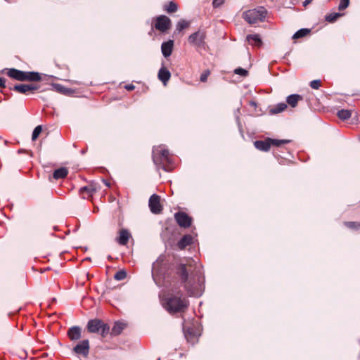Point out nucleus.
<instances>
[{"instance_id": "obj_1", "label": "nucleus", "mask_w": 360, "mask_h": 360, "mask_svg": "<svg viewBox=\"0 0 360 360\" xmlns=\"http://www.w3.org/2000/svg\"><path fill=\"white\" fill-rule=\"evenodd\" d=\"M176 274L180 276L189 296L198 297L202 295L205 290V276L199 267H195L189 275L186 265L181 264L176 269Z\"/></svg>"}, {"instance_id": "obj_2", "label": "nucleus", "mask_w": 360, "mask_h": 360, "mask_svg": "<svg viewBox=\"0 0 360 360\" xmlns=\"http://www.w3.org/2000/svg\"><path fill=\"white\" fill-rule=\"evenodd\" d=\"M171 265L169 259L165 255H160L153 262L152 266V277L158 286L165 285L169 277Z\"/></svg>"}, {"instance_id": "obj_3", "label": "nucleus", "mask_w": 360, "mask_h": 360, "mask_svg": "<svg viewBox=\"0 0 360 360\" xmlns=\"http://www.w3.org/2000/svg\"><path fill=\"white\" fill-rule=\"evenodd\" d=\"M188 301L182 298L180 292L177 293H168L162 300L164 308L169 313H176L184 311L188 307Z\"/></svg>"}, {"instance_id": "obj_4", "label": "nucleus", "mask_w": 360, "mask_h": 360, "mask_svg": "<svg viewBox=\"0 0 360 360\" xmlns=\"http://www.w3.org/2000/svg\"><path fill=\"white\" fill-rule=\"evenodd\" d=\"M153 160L154 164L162 168L166 172H169L170 169L167 165L172 164V160L169 156V151L164 146H154L153 148Z\"/></svg>"}, {"instance_id": "obj_5", "label": "nucleus", "mask_w": 360, "mask_h": 360, "mask_svg": "<svg viewBox=\"0 0 360 360\" xmlns=\"http://www.w3.org/2000/svg\"><path fill=\"white\" fill-rule=\"evenodd\" d=\"M6 70L8 76L18 81L39 82L41 80V75L37 72H26L15 68Z\"/></svg>"}, {"instance_id": "obj_6", "label": "nucleus", "mask_w": 360, "mask_h": 360, "mask_svg": "<svg viewBox=\"0 0 360 360\" xmlns=\"http://www.w3.org/2000/svg\"><path fill=\"white\" fill-rule=\"evenodd\" d=\"M266 14L267 11L264 6H258L256 8L245 11L243 13V17L249 24H255L259 21H264Z\"/></svg>"}, {"instance_id": "obj_7", "label": "nucleus", "mask_w": 360, "mask_h": 360, "mask_svg": "<svg viewBox=\"0 0 360 360\" xmlns=\"http://www.w3.org/2000/svg\"><path fill=\"white\" fill-rule=\"evenodd\" d=\"M206 33L204 30H198L191 34L188 38V43L197 49H205L206 46Z\"/></svg>"}, {"instance_id": "obj_8", "label": "nucleus", "mask_w": 360, "mask_h": 360, "mask_svg": "<svg viewBox=\"0 0 360 360\" xmlns=\"http://www.w3.org/2000/svg\"><path fill=\"white\" fill-rule=\"evenodd\" d=\"M87 328L90 333H101L102 336H105L109 332V326L103 323L101 320L92 319L89 321Z\"/></svg>"}, {"instance_id": "obj_9", "label": "nucleus", "mask_w": 360, "mask_h": 360, "mask_svg": "<svg viewBox=\"0 0 360 360\" xmlns=\"http://www.w3.org/2000/svg\"><path fill=\"white\" fill-rule=\"evenodd\" d=\"M174 219L179 226L188 228L191 225L192 219L184 212H178L174 214Z\"/></svg>"}, {"instance_id": "obj_10", "label": "nucleus", "mask_w": 360, "mask_h": 360, "mask_svg": "<svg viewBox=\"0 0 360 360\" xmlns=\"http://www.w3.org/2000/svg\"><path fill=\"white\" fill-rule=\"evenodd\" d=\"M170 26L171 20L168 17L165 15H160L157 18L155 25V27L157 30L165 32L169 29Z\"/></svg>"}, {"instance_id": "obj_11", "label": "nucleus", "mask_w": 360, "mask_h": 360, "mask_svg": "<svg viewBox=\"0 0 360 360\" xmlns=\"http://www.w3.org/2000/svg\"><path fill=\"white\" fill-rule=\"evenodd\" d=\"M148 205L151 212L153 214H159L162 210L160 202V196L156 194H153L150 197Z\"/></svg>"}, {"instance_id": "obj_12", "label": "nucleus", "mask_w": 360, "mask_h": 360, "mask_svg": "<svg viewBox=\"0 0 360 360\" xmlns=\"http://www.w3.org/2000/svg\"><path fill=\"white\" fill-rule=\"evenodd\" d=\"M38 89L39 86L32 84H19L11 88V89L23 94H27L28 91L37 90Z\"/></svg>"}, {"instance_id": "obj_13", "label": "nucleus", "mask_w": 360, "mask_h": 360, "mask_svg": "<svg viewBox=\"0 0 360 360\" xmlns=\"http://www.w3.org/2000/svg\"><path fill=\"white\" fill-rule=\"evenodd\" d=\"M73 351L77 354L86 356L89 352V342L88 340L79 342L74 348Z\"/></svg>"}, {"instance_id": "obj_14", "label": "nucleus", "mask_w": 360, "mask_h": 360, "mask_svg": "<svg viewBox=\"0 0 360 360\" xmlns=\"http://www.w3.org/2000/svg\"><path fill=\"white\" fill-rule=\"evenodd\" d=\"M173 47L174 41L171 39L162 44L161 51L165 58H167L172 55Z\"/></svg>"}, {"instance_id": "obj_15", "label": "nucleus", "mask_w": 360, "mask_h": 360, "mask_svg": "<svg viewBox=\"0 0 360 360\" xmlns=\"http://www.w3.org/2000/svg\"><path fill=\"white\" fill-rule=\"evenodd\" d=\"M81 333L82 329L79 326H72L68 330V336L72 341L79 340L81 338Z\"/></svg>"}, {"instance_id": "obj_16", "label": "nucleus", "mask_w": 360, "mask_h": 360, "mask_svg": "<svg viewBox=\"0 0 360 360\" xmlns=\"http://www.w3.org/2000/svg\"><path fill=\"white\" fill-rule=\"evenodd\" d=\"M120 236L116 239L117 243L121 245H125L127 244L129 237L131 236L129 232L127 229H122L120 231Z\"/></svg>"}, {"instance_id": "obj_17", "label": "nucleus", "mask_w": 360, "mask_h": 360, "mask_svg": "<svg viewBox=\"0 0 360 360\" xmlns=\"http://www.w3.org/2000/svg\"><path fill=\"white\" fill-rule=\"evenodd\" d=\"M171 77L170 72L165 68L162 67L158 72V79L165 85Z\"/></svg>"}, {"instance_id": "obj_18", "label": "nucleus", "mask_w": 360, "mask_h": 360, "mask_svg": "<svg viewBox=\"0 0 360 360\" xmlns=\"http://www.w3.org/2000/svg\"><path fill=\"white\" fill-rule=\"evenodd\" d=\"M254 146L257 150L264 152L269 151L271 147L269 138L264 141H255L254 142Z\"/></svg>"}, {"instance_id": "obj_19", "label": "nucleus", "mask_w": 360, "mask_h": 360, "mask_svg": "<svg viewBox=\"0 0 360 360\" xmlns=\"http://www.w3.org/2000/svg\"><path fill=\"white\" fill-rule=\"evenodd\" d=\"M302 100V96L299 94H291L286 98V102L292 108L297 106V103Z\"/></svg>"}, {"instance_id": "obj_20", "label": "nucleus", "mask_w": 360, "mask_h": 360, "mask_svg": "<svg viewBox=\"0 0 360 360\" xmlns=\"http://www.w3.org/2000/svg\"><path fill=\"white\" fill-rule=\"evenodd\" d=\"M193 237L191 235L184 236L178 242L177 245L179 249L183 250L186 246L192 243Z\"/></svg>"}, {"instance_id": "obj_21", "label": "nucleus", "mask_w": 360, "mask_h": 360, "mask_svg": "<svg viewBox=\"0 0 360 360\" xmlns=\"http://www.w3.org/2000/svg\"><path fill=\"white\" fill-rule=\"evenodd\" d=\"M246 40L252 46H259L262 44V40L259 34H248Z\"/></svg>"}, {"instance_id": "obj_22", "label": "nucleus", "mask_w": 360, "mask_h": 360, "mask_svg": "<svg viewBox=\"0 0 360 360\" xmlns=\"http://www.w3.org/2000/svg\"><path fill=\"white\" fill-rule=\"evenodd\" d=\"M184 337L186 338L188 342H192L194 343L193 339H195L197 334L194 332L193 329L191 327H184Z\"/></svg>"}, {"instance_id": "obj_23", "label": "nucleus", "mask_w": 360, "mask_h": 360, "mask_svg": "<svg viewBox=\"0 0 360 360\" xmlns=\"http://www.w3.org/2000/svg\"><path fill=\"white\" fill-rule=\"evenodd\" d=\"M68 170L66 167H60L56 169L53 174V177L55 179H63L67 176Z\"/></svg>"}, {"instance_id": "obj_24", "label": "nucleus", "mask_w": 360, "mask_h": 360, "mask_svg": "<svg viewBox=\"0 0 360 360\" xmlns=\"http://www.w3.org/2000/svg\"><path fill=\"white\" fill-rule=\"evenodd\" d=\"M287 108V104L285 103H279L276 104L270 110L271 114H277L284 111Z\"/></svg>"}, {"instance_id": "obj_25", "label": "nucleus", "mask_w": 360, "mask_h": 360, "mask_svg": "<svg viewBox=\"0 0 360 360\" xmlns=\"http://www.w3.org/2000/svg\"><path fill=\"white\" fill-rule=\"evenodd\" d=\"M338 117L342 120H346L352 116V111L350 110H340L337 113Z\"/></svg>"}, {"instance_id": "obj_26", "label": "nucleus", "mask_w": 360, "mask_h": 360, "mask_svg": "<svg viewBox=\"0 0 360 360\" xmlns=\"http://www.w3.org/2000/svg\"><path fill=\"white\" fill-rule=\"evenodd\" d=\"M310 30L307 28H302L297 31L292 36V39H297L305 37L310 32Z\"/></svg>"}, {"instance_id": "obj_27", "label": "nucleus", "mask_w": 360, "mask_h": 360, "mask_svg": "<svg viewBox=\"0 0 360 360\" xmlns=\"http://www.w3.org/2000/svg\"><path fill=\"white\" fill-rule=\"evenodd\" d=\"M124 328V324L121 322H116L112 329V333L114 335H117L121 333Z\"/></svg>"}, {"instance_id": "obj_28", "label": "nucleus", "mask_w": 360, "mask_h": 360, "mask_svg": "<svg viewBox=\"0 0 360 360\" xmlns=\"http://www.w3.org/2000/svg\"><path fill=\"white\" fill-rule=\"evenodd\" d=\"M344 224L349 229L359 231L360 229V222L358 221H345Z\"/></svg>"}, {"instance_id": "obj_29", "label": "nucleus", "mask_w": 360, "mask_h": 360, "mask_svg": "<svg viewBox=\"0 0 360 360\" xmlns=\"http://www.w3.org/2000/svg\"><path fill=\"white\" fill-rule=\"evenodd\" d=\"M269 141L270 142V146H280L282 144L288 143L290 142V140L288 139H273L269 138Z\"/></svg>"}, {"instance_id": "obj_30", "label": "nucleus", "mask_w": 360, "mask_h": 360, "mask_svg": "<svg viewBox=\"0 0 360 360\" xmlns=\"http://www.w3.org/2000/svg\"><path fill=\"white\" fill-rule=\"evenodd\" d=\"M177 5L174 1H169L167 5L165 6V11L169 13H174L177 11Z\"/></svg>"}, {"instance_id": "obj_31", "label": "nucleus", "mask_w": 360, "mask_h": 360, "mask_svg": "<svg viewBox=\"0 0 360 360\" xmlns=\"http://www.w3.org/2000/svg\"><path fill=\"white\" fill-rule=\"evenodd\" d=\"M342 14L340 13H333L326 15V20L329 22H335L339 17H340Z\"/></svg>"}, {"instance_id": "obj_32", "label": "nucleus", "mask_w": 360, "mask_h": 360, "mask_svg": "<svg viewBox=\"0 0 360 360\" xmlns=\"http://www.w3.org/2000/svg\"><path fill=\"white\" fill-rule=\"evenodd\" d=\"M127 277V272L124 270H120L115 273L114 278L117 281H122Z\"/></svg>"}, {"instance_id": "obj_33", "label": "nucleus", "mask_w": 360, "mask_h": 360, "mask_svg": "<svg viewBox=\"0 0 360 360\" xmlns=\"http://www.w3.org/2000/svg\"><path fill=\"white\" fill-rule=\"evenodd\" d=\"M188 25V23L187 22H186L184 20H179L177 24H176V31L178 32H181L184 29H185L186 27H187Z\"/></svg>"}, {"instance_id": "obj_34", "label": "nucleus", "mask_w": 360, "mask_h": 360, "mask_svg": "<svg viewBox=\"0 0 360 360\" xmlns=\"http://www.w3.org/2000/svg\"><path fill=\"white\" fill-rule=\"evenodd\" d=\"M41 131H42V127H41V125H38V126H37V127L34 129V130H33V131H32V139L33 141L36 140V139L38 138V136H39V135L40 134V133L41 132Z\"/></svg>"}, {"instance_id": "obj_35", "label": "nucleus", "mask_w": 360, "mask_h": 360, "mask_svg": "<svg viewBox=\"0 0 360 360\" xmlns=\"http://www.w3.org/2000/svg\"><path fill=\"white\" fill-rule=\"evenodd\" d=\"M79 191L81 193L86 192L90 195H92L96 192V189L93 186H83Z\"/></svg>"}, {"instance_id": "obj_36", "label": "nucleus", "mask_w": 360, "mask_h": 360, "mask_svg": "<svg viewBox=\"0 0 360 360\" xmlns=\"http://www.w3.org/2000/svg\"><path fill=\"white\" fill-rule=\"evenodd\" d=\"M53 87L58 92L62 94H66L68 91V89L65 88L60 84H54Z\"/></svg>"}, {"instance_id": "obj_37", "label": "nucleus", "mask_w": 360, "mask_h": 360, "mask_svg": "<svg viewBox=\"0 0 360 360\" xmlns=\"http://www.w3.org/2000/svg\"><path fill=\"white\" fill-rule=\"evenodd\" d=\"M234 73L242 77H245L248 75V72L245 69H243L242 68H238L234 70Z\"/></svg>"}, {"instance_id": "obj_38", "label": "nucleus", "mask_w": 360, "mask_h": 360, "mask_svg": "<svg viewBox=\"0 0 360 360\" xmlns=\"http://www.w3.org/2000/svg\"><path fill=\"white\" fill-rule=\"evenodd\" d=\"M349 4V0H340V2L338 5V9L340 11L345 10L348 7Z\"/></svg>"}, {"instance_id": "obj_39", "label": "nucleus", "mask_w": 360, "mask_h": 360, "mask_svg": "<svg viewBox=\"0 0 360 360\" xmlns=\"http://www.w3.org/2000/svg\"><path fill=\"white\" fill-rule=\"evenodd\" d=\"M321 86V81L319 79L313 80L310 82V86L314 89H318Z\"/></svg>"}, {"instance_id": "obj_40", "label": "nucleus", "mask_w": 360, "mask_h": 360, "mask_svg": "<svg viewBox=\"0 0 360 360\" xmlns=\"http://www.w3.org/2000/svg\"><path fill=\"white\" fill-rule=\"evenodd\" d=\"M210 70H206L204 72H202L200 75V80L202 82H205L207 81V77L208 76L210 75Z\"/></svg>"}, {"instance_id": "obj_41", "label": "nucleus", "mask_w": 360, "mask_h": 360, "mask_svg": "<svg viewBox=\"0 0 360 360\" xmlns=\"http://www.w3.org/2000/svg\"><path fill=\"white\" fill-rule=\"evenodd\" d=\"M234 115L237 122V124L238 125V127L240 129V109L237 108L234 112Z\"/></svg>"}, {"instance_id": "obj_42", "label": "nucleus", "mask_w": 360, "mask_h": 360, "mask_svg": "<svg viewBox=\"0 0 360 360\" xmlns=\"http://www.w3.org/2000/svg\"><path fill=\"white\" fill-rule=\"evenodd\" d=\"M224 0H213L212 4L214 7H218L223 4Z\"/></svg>"}, {"instance_id": "obj_43", "label": "nucleus", "mask_w": 360, "mask_h": 360, "mask_svg": "<svg viewBox=\"0 0 360 360\" xmlns=\"http://www.w3.org/2000/svg\"><path fill=\"white\" fill-rule=\"evenodd\" d=\"M135 88V86L133 84H127L125 86V89L129 91L134 90Z\"/></svg>"}, {"instance_id": "obj_44", "label": "nucleus", "mask_w": 360, "mask_h": 360, "mask_svg": "<svg viewBox=\"0 0 360 360\" xmlns=\"http://www.w3.org/2000/svg\"><path fill=\"white\" fill-rule=\"evenodd\" d=\"M0 87H6L5 79L2 77H0Z\"/></svg>"}, {"instance_id": "obj_45", "label": "nucleus", "mask_w": 360, "mask_h": 360, "mask_svg": "<svg viewBox=\"0 0 360 360\" xmlns=\"http://www.w3.org/2000/svg\"><path fill=\"white\" fill-rule=\"evenodd\" d=\"M313 0H304V1L303 2V6H307L308 4H309Z\"/></svg>"}, {"instance_id": "obj_46", "label": "nucleus", "mask_w": 360, "mask_h": 360, "mask_svg": "<svg viewBox=\"0 0 360 360\" xmlns=\"http://www.w3.org/2000/svg\"><path fill=\"white\" fill-rule=\"evenodd\" d=\"M103 181L104 182V184H105L106 186H108V187L110 186V184L107 181L103 179Z\"/></svg>"}, {"instance_id": "obj_47", "label": "nucleus", "mask_w": 360, "mask_h": 360, "mask_svg": "<svg viewBox=\"0 0 360 360\" xmlns=\"http://www.w3.org/2000/svg\"><path fill=\"white\" fill-rule=\"evenodd\" d=\"M250 105H256V103H255V102H251V103H250Z\"/></svg>"}, {"instance_id": "obj_48", "label": "nucleus", "mask_w": 360, "mask_h": 360, "mask_svg": "<svg viewBox=\"0 0 360 360\" xmlns=\"http://www.w3.org/2000/svg\"><path fill=\"white\" fill-rule=\"evenodd\" d=\"M108 258L109 259H111V256H108Z\"/></svg>"}, {"instance_id": "obj_49", "label": "nucleus", "mask_w": 360, "mask_h": 360, "mask_svg": "<svg viewBox=\"0 0 360 360\" xmlns=\"http://www.w3.org/2000/svg\"><path fill=\"white\" fill-rule=\"evenodd\" d=\"M158 360H160V359Z\"/></svg>"}]
</instances>
